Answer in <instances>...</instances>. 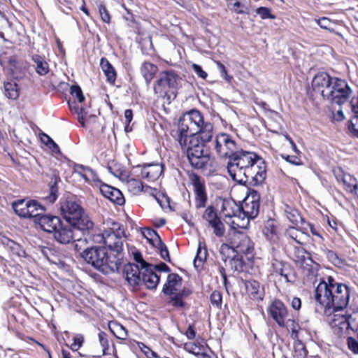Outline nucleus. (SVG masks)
I'll list each match as a JSON object with an SVG mask.
<instances>
[{"instance_id": "6e6552de", "label": "nucleus", "mask_w": 358, "mask_h": 358, "mask_svg": "<svg viewBox=\"0 0 358 358\" xmlns=\"http://www.w3.org/2000/svg\"><path fill=\"white\" fill-rule=\"evenodd\" d=\"M331 87L327 88L325 99L339 106L348 101L352 90L345 80L334 78Z\"/></svg>"}, {"instance_id": "4be33fe9", "label": "nucleus", "mask_w": 358, "mask_h": 358, "mask_svg": "<svg viewBox=\"0 0 358 358\" xmlns=\"http://www.w3.org/2000/svg\"><path fill=\"white\" fill-rule=\"evenodd\" d=\"M240 205L233 199H222L220 213L225 217L240 219Z\"/></svg>"}, {"instance_id": "473e14b6", "label": "nucleus", "mask_w": 358, "mask_h": 358, "mask_svg": "<svg viewBox=\"0 0 358 358\" xmlns=\"http://www.w3.org/2000/svg\"><path fill=\"white\" fill-rule=\"evenodd\" d=\"M125 185L128 191L134 195H138L142 192H148L151 189L148 186H143L141 181L135 178L128 179Z\"/></svg>"}, {"instance_id": "8fccbe9b", "label": "nucleus", "mask_w": 358, "mask_h": 358, "mask_svg": "<svg viewBox=\"0 0 358 358\" xmlns=\"http://www.w3.org/2000/svg\"><path fill=\"white\" fill-rule=\"evenodd\" d=\"M98 338L99 344L102 348V353L101 355H96V357H101L108 354L107 350H108L109 345L108 336L105 332L100 331L98 334Z\"/></svg>"}, {"instance_id": "4c0bfd02", "label": "nucleus", "mask_w": 358, "mask_h": 358, "mask_svg": "<svg viewBox=\"0 0 358 358\" xmlns=\"http://www.w3.org/2000/svg\"><path fill=\"white\" fill-rule=\"evenodd\" d=\"M30 200L21 199L13 203V208L15 213L21 217H27Z\"/></svg>"}, {"instance_id": "680f3d73", "label": "nucleus", "mask_w": 358, "mask_h": 358, "mask_svg": "<svg viewBox=\"0 0 358 358\" xmlns=\"http://www.w3.org/2000/svg\"><path fill=\"white\" fill-rule=\"evenodd\" d=\"M171 296L170 303L172 306L176 307H183L185 306V303L182 300L183 298L178 294V292H175L174 294Z\"/></svg>"}, {"instance_id": "79ce46f5", "label": "nucleus", "mask_w": 358, "mask_h": 358, "mask_svg": "<svg viewBox=\"0 0 358 358\" xmlns=\"http://www.w3.org/2000/svg\"><path fill=\"white\" fill-rule=\"evenodd\" d=\"M285 213L289 221L294 225H297L299 222L303 220L302 217L301 216L299 211L290 206H286Z\"/></svg>"}, {"instance_id": "6ab92c4d", "label": "nucleus", "mask_w": 358, "mask_h": 358, "mask_svg": "<svg viewBox=\"0 0 358 358\" xmlns=\"http://www.w3.org/2000/svg\"><path fill=\"white\" fill-rule=\"evenodd\" d=\"M186 119V117L183 115L178 120L176 139L180 146L186 145V141L189 138V136L194 134V130L190 129L191 126L187 124L189 122L187 121Z\"/></svg>"}, {"instance_id": "6e6d98bb", "label": "nucleus", "mask_w": 358, "mask_h": 358, "mask_svg": "<svg viewBox=\"0 0 358 358\" xmlns=\"http://www.w3.org/2000/svg\"><path fill=\"white\" fill-rule=\"evenodd\" d=\"M218 217H219L217 214L215 209L212 206H208L206 209V210L203 215V218L205 220H206L208 222V223L210 222L213 220L217 219Z\"/></svg>"}, {"instance_id": "c85d7f7f", "label": "nucleus", "mask_w": 358, "mask_h": 358, "mask_svg": "<svg viewBox=\"0 0 358 358\" xmlns=\"http://www.w3.org/2000/svg\"><path fill=\"white\" fill-rule=\"evenodd\" d=\"M204 143L211 141L213 136V126L210 122H205L193 135Z\"/></svg>"}, {"instance_id": "774afa93", "label": "nucleus", "mask_w": 358, "mask_h": 358, "mask_svg": "<svg viewBox=\"0 0 358 358\" xmlns=\"http://www.w3.org/2000/svg\"><path fill=\"white\" fill-rule=\"evenodd\" d=\"M192 69L194 70V73L201 78L206 79L208 76L207 73L203 70L202 67L196 64H193L192 65Z\"/></svg>"}, {"instance_id": "2eb2a0df", "label": "nucleus", "mask_w": 358, "mask_h": 358, "mask_svg": "<svg viewBox=\"0 0 358 358\" xmlns=\"http://www.w3.org/2000/svg\"><path fill=\"white\" fill-rule=\"evenodd\" d=\"M268 312L271 317L280 327L285 326V321L288 316L287 308L284 303L278 300H274L270 305Z\"/></svg>"}, {"instance_id": "aec40b11", "label": "nucleus", "mask_w": 358, "mask_h": 358, "mask_svg": "<svg viewBox=\"0 0 358 358\" xmlns=\"http://www.w3.org/2000/svg\"><path fill=\"white\" fill-rule=\"evenodd\" d=\"M62 223L61 219L57 216L43 215L36 220V224L45 231L53 233Z\"/></svg>"}, {"instance_id": "4d7b16f0", "label": "nucleus", "mask_w": 358, "mask_h": 358, "mask_svg": "<svg viewBox=\"0 0 358 358\" xmlns=\"http://www.w3.org/2000/svg\"><path fill=\"white\" fill-rule=\"evenodd\" d=\"M348 129L352 136L358 137V115H354L351 117Z\"/></svg>"}, {"instance_id": "f257e3e1", "label": "nucleus", "mask_w": 358, "mask_h": 358, "mask_svg": "<svg viewBox=\"0 0 358 358\" xmlns=\"http://www.w3.org/2000/svg\"><path fill=\"white\" fill-rule=\"evenodd\" d=\"M81 256L87 264L103 274L119 271L122 263V257L109 255L104 247L87 248L82 252Z\"/></svg>"}, {"instance_id": "7c9ffc66", "label": "nucleus", "mask_w": 358, "mask_h": 358, "mask_svg": "<svg viewBox=\"0 0 358 358\" xmlns=\"http://www.w3.org/2000/svg\"><path fill=\"white\" fill-rule=\"evenodd\" d=\"M208 256V252L204 241H199L196 251V255L194 257L193 264L196 269L202 268L203 263L206 260Z\"/></svg>"}, {"instance_id": "9d476101", "label": "nucleus", "mask_w": 358, "mask_h": 358, "mask_svg": "<svg viewBox=\"0 0 358 358\" xmlns=\"http://www.w3.org/2000/svg\"><path fill=\"white\" fill-rule=\"evenodd\" d=\"M260 195L255 190H250L240 205V218H255L259 212Z\"/></svg>"}, {"instance_id": "bf43d9fd", "label": "nucleus", "mask_w": 358, "mask_h": 358, "mask_svg": "<svg viewBox=\"0 0 358 358\" xmlns=\"http://www.w3.org/2000/svg\"><path fill=\"white\" fill-rule=\"evenodd\" d=\"M271 266L273 273L280 275H283V273L285 272V268L284 264L282 262H280L277 259H273L271 262Z\"/></svg>"}, {"instance_id": "20e7f679", "label": "nucleus", "mask_w": 358, "mask_h": 358, "mask_svg": "<svg viewBox=\"0 0 358 358\" xmlns=\"http://www.w3.org/2000/svg\"><path fill=\"white\" fill-rule=\"evenodd\" d=\"M124 238L123 227L118 222H113L110 227L104 229L101 235L97 236L96 241H103L110 250L117 253V255H113V256L122 257L121 252L123 250Z\"/></svg>"}, {"instance_id": "69168bd1", "label": "nucleus", "mask_w": 358, "mask_h": 358, "mask_svg": "<svg viewBox=\"0 0 358 358\" xmlns=\"http://www.w3.org/2000/svg\"><path fill=\"white\" fill-rule=\"evenodd\" d=\"M348 348L354 353L358 354V341L352 338L348 337L347 339Z\"/></svg>"}, {"instance_id": "dca6fc26", "label": "nucleus", "mask_w": 358, "mask_h": 358, "mask_svg": "<svg viewBox=\"0 0 358 358\" xmlns=\"http://www.w3.org/2000/svg\"><path fill=\"white\" fill-rule=\"evenodd\" d=\"M335 77H331L325 72L317 73L312 80V87L314 91L321 94L324 99H325V94L327 88L331 87L333 83V79Z\"/></svg>"}, {"instance_id": "a19ab883", "label": "nucleus", "mask_w": 358, "mask_h": 358, "mask_svg": "<svg viewBox=\"0 0 358 358\" xmlns=\"http://www.w3.org/2000/svg\"><path fill=\"white\" fill-rule=\"evenodd\" d=\"M142 234L154 247L156 245L161 244V241H162L159 234L154 229L144 228L142 229Z\"/></svg>"}, {"instance_id": "ddd939ff", "label": "nucleus", "mask_w": 358, "mask_h": 358, "mask_svg": "<svg viewBox=\"0 0 358 358\" xmlns=\"http://www.w3.org/2000/svg\"><path fill=\"white\" fill-rule=\"evenodd\" d=\"M190 181L193 186L195 207L196 208L206 207L208 196L204 181L196 174H192L190 176Z\"/></svg>"}, {"instance_id": "c9c22d12", "label": "nucleus", "mask_w": 358, "mask_h": 358, "mask_svg": "<svg viewBox=\"0 0 358 358\" xmlns=\"http://www.w3.org/2000/svg\"><path fill=\"white\" fill-rule=\"evenodd\" d=\"M100 66L107 78V80L110 83H113L116 79V73L111 64L107 59L102 57L100 60Z\"/></svg>"}, {"instance_id": "a211bd4d", "label": "nucleus", "mask_w": 358, "mask_h": 358, "mask_svg": "<svg viewBox=\"0 0 358 358\" xmlns=\"http://www.w3.org/2000/svg\"><path fill=\"white\" fill-rule=\"evenodd\" d=\"M123 274L126 280L131 286L138 285L141 282L142 271L138 264L132 263L125 264L123 268Z\"/></svg>"}, {"instance_id": "3c124183", "label": "nucleus", "mask_w": 358, "mask_h": 358, "mask_svg": "<svg viewBox=\"0 0 358 358\" xmlns=\"http://www.w3.org/2000/svg\"><path fill=\"white\" fill-rule=\"evenodd\" d=\"M231 4L232 6L231 10L237 14H246L248 13V7L238 0H231Z\"/></svg>"}, {"instance_id": "ea45409f", "label": "nucleus", "mask_w": 358, "mask_h": 358, "mask_svg": "<svg viewBox=\"0 0 358 358\" xmlns=\"http://www.w3.org/2000/svg\"><path fill=\"white\" fill-rule=\"evenodd\" d=\"M58 181H60L59 178L55 177L52 179L49 185V192L43 197L50 203H54L58 197V187L57 185Z\"/></svg>"}, {"instance_id": "f704fd0d", "label": "nucleus", "mask_w": 358, "mask_h": 358, "mask_svg": "<svg viewBox=\"0 0 358 358\" xmlns=\"http://www.w3.org/2000/svg\"><path fill=\"white\" fill-rule=\"evenodd\" d=\"M28 210V215L26 218H34L35 223L36 220L41 217L45 211L44 207L35 200L29 201Z\"/></svg>"}, {"instance_id": "f03ea898", "label": "nucleus", "mask_w": 358, "mask_h": 358, "mask_svg": "<svg viewBox=\"0 0 358 358\" xmlns=\"http://www.w3.org/2000/svg\"><path fill=\"white\" fill-rule=\"evenodd\" d=\"M60 210L66 222L78 230L88 231L93 228V222L76 201L66 200L62 202Z\"/></svg>"}, {"instance_id": "58836bf2", "label": "nucleus", "mask_w": 358, "mask_h": 358, "mask_svg": "<svg viewBox=\"0 0 358 358\" xmlns=\"http://www.w3.org/2000/svg\"><path fill=\"white\" fill-rule=\"evenodd\" d=\"M342 180L347 191L352 194H358V185L355 177L348 173H343Z\"/></svg>"}, {"instance_id": "423d86ee", "label": "nucleus", "mask_w": 358, "mask_h": 358, "mask_svg": "<svg viewBox=\"0 0 358 358\" xmlns=\"http://www.w3.org/2000/svg\"><path fill=\"white\" fill-rule=\"evenodd\" d=\"M227 171L231 179L241 185H257L265 179L263 178L262 170L260 172L251 171V169L242 168L236 163L229 161Z\"/></svg>"}, {"instance_id": "0eeeda50", "label": "nucleus", "mask_w": 358, "mask_h": 358, "mask_svg": "<svg viewBox=\"0 0 358 358\" xmlns=\"http://www.w3.org/2000/svg\"><path fill=\"white\" fill-rule=\"evenodd\" d=\"M230 161L245 169H251V171L260 172L262 170L263 178H266V165L262 157L252 152L241 150L236 152Z\"/></svg>"}, {"instance_id": "0e129e2a", "label": "nucleus", "mask_w": 358, "mask_h": 358, "mask_svg": "<svg viewBox=\"0 0 358 358\" xmlns=\"http://www.w3.org/2000/svg\"><path fill=\"white\" fill-rule=\"evenodd\" d=\"M83 342V336L81 334L76 335L73 338V343L71 345V349L77 351L82 346Z\"/></svg>"}, {"instance_id": "09e8293b", "label": "nucleus", "mask_w": 358, "mask_h": 358, "mask_svg": "<svg viewBox=\"0 0 358 358\" xmlns=\"http://www.w3.org/2000/svg\"><path fill=\"white\" fill-rule=\"evenodd\" d=\"M208 224L213 229V233L218 237H221L224 234L225 229L224 224L220 217L211 221Z\"/></svg>"}, {"instance_id": "f8f14e48", "label": "nucleus", "mask_w": 358, "mask_h": 358, "mask_svg": "<svg viewBox=\"0 0 358 358\" xmlns=\"http://www.w3.org/2000/svg\"><path fill=\"white\" fill-rule=\"evenodd\" d=\"M350 294V288L347 285L336 282L334 279L331 310H343L348 304Z\"/></svg>"}, {"instance_id": "7ed1b4c3", "label": "nucleus", "mask_w": 358, "mask_h": 358, "mask_svg": "<svg viewBox=\"0 0 358 358\" xmlns=\"http://www.w3.org/2000/svg\"><path fill=\"white\" fill-rule=\"evenodd\" d=\"M205 144L196 136L191 135L186 141V145L180 146L186 152L187 159L192 167L204 168L210 159L208 150H204Z\"/></svg>"}, {"instance_id": "864d4df0", "label": "nucleus", "mask_w": 358, "mask_h": 358, "mask_svg": "<svg viewBox=\"0 0 358 358\" xmlns=\"http://www.w3.org/2000/svg\"><path fill=\"white\" fill-rule=\"evenodd\" d=\"M69 107L71 108V110H74L75 112L78 114V121L82 124V125L84 127L85 126V124H84V120H85V115L87 114V112L85 111V110L84 108H83L82 107H79L78 106H77V104L76 103H70V102H69Z\"/></svg>"}, {"instance_id": "4468645a", "label": "nucleus", "mask_w": 358, "mask_h": 358, "mask_svg": "<svg viewBox=\"0 0 358 358\" xmlns=\"http://www.w3.org/2000/svg\"><path fill=\"white\" fill-rule=\"evenodd\" d=\"M231 245L236 253L252 255L253 243L245 234L238 233L235 234Z\"/></svg>"}, {"instance_id": "a18cd8bd", "label": "nucleus", "mask_w": 358, "mask_h": 358, "mask_svg": "<svg viewBox=\"0 0 358 358\" xmlns=\"http://www.w3.org/2000/svg\"><path fill=\"white\" fill-rule=\"evenodd\" d=\"M347 330L353 331L358 330V310H353L352 313L347 315Z\"/></svg>"}, {"instance_id": "5fc2aeb1", "label": "nucleus", "mask_w": 358, "mask_h": 358, "mask_svg": "<svg viewBox=\"0 0 358 358\" xmlns=\"http://www.w3.org/2000/svg\"><path fill=\"white\" fill-rule=\"evenodd\" d=\"M256 13L259 15L262 20L266 19H275V16L271 13L270 8L267 7H259L255 10Z\"/></svg>"}, {"instance_id": "49530a36", "label": "nucleus", "mask_w": 358, "mask_h": 358, "mask_svg": "<svg viewBox=\"0 0 358 358\" xmlns=\"http://www.w3.org/2000/svg\"><path fill=\"white\" fill-rule=\"evenodd\" d=\"M308 355V350L305 345L298 341L294 343V357L295 358H306Z\"/></svg>"}, {"instance_id": "1a4fd4ad", "label": "nucleus", "mask_w": 358, "mask_h": 358, "mask_svg": "<svg viewBox=\"0 0 358 358\" xmlns=\"http://www.w3.org/2000/svg\"><path fill=\"white\" fill-rule=\"evenodd\" d=\"M334 278H327V281L320 282L315 290L314 298L324 310L325 314H330Z\"/></svg>"}, {"instance_id": "13d9d810", "label": "nucleus", "mask_w": 358, "mask_h": 358, "mask_svg": "<svg viewBox=\"0 0 358 358\" xmlns=\"http://www.w3.org/2000/svg\"><path fill=\"white\" fill-rule=\"evenodd\" d=\"M71 94L73 97L78 99V102L82 103L85 100L81 88L78 85H72L71 87Z\"/></svg>"}, {"instance_id": "72a5a7b5", "label": "nucleus", "mask_w": 358, "mask_h": 358, "mask_svg": "<svg viewBox=\"0 0 358 358\" xmlns=\"http://www.w3.org/2000/svg\"><path fill=\"white\" fill-rule=\"evenodd\" d=\"M32 61L35 64L36 71L38 75L45 76L49 73V64L43 57L34 55L32 56Z\"/></svg>"}, {"instance_id": "603ef678", "label": "nucleus", "mask_w": 358, "mask_h": 358, "mask_svg": "<svg viewBox=\"0 0 358 358\" xmlns=\"http://www.w3.org/2000/svg\"><path fill=\"white\" fill-rule=\"evenodd\" d=\"M97 6L101 20L105 23L110 24L111 17L106 6L102 3H97Z\"/></svg>"}, {"instance_id": "393cba45", "label": "nucleus", "mask_w": 358, "mask_h": 358, "mask_svg": "<svg viewBox=\"0 0 358 358\" xmlns=\"http://www.w3.org/2000/svg\"><path fill=\"white\" fill-rule=\"evenodd\" d=\"M329 322L334 329H338L341 331L347 330V315L343 310H331Z\"/></svg>"}, {"instance_id": "b1692460", "label": "nucleus", "mask_w": 358, "mask_h": 358, "mask_svg": "<svg viewBox=\"0 0 358 358\" xmlns=\"http://www.w3.org/2000/svg\"><path fill=\"white\" fill-rule=\"evenodd\" d=\"M182 284V278L176 273H170L167 276L166 282L164 285L162 292L171 296L177 292Z\"/></svg>"}, {"instance_id": "052dcab7", "label": "nucleus", "mask_w": 358, "mask_h": 358, "mask_svg": "<svg viewBox=\"0 0 358 358\" xmlns=\"http://www.w3.org/2000/svg\"><path fill=\"white\" fill-rule=\"evenodd\" d=\"M155 248L159 250L160 256L162 259L167 262H171L169 250L166 245L162 241H161V244L156 245Z\"/></svg>"}, {"instance_id": "37998d69", "label": "nucleus", "mask_w": 358, "mask_h": 358, "mask_svg": "<svg viewBox=\"0 0 358 358\" xmlns=\"http://www.w3.org/2000/svg\"><path fill=\"white\" fill-rule=\"evenodd\" d=\"M324 254L328 260L331 262L334 266L338 267H343L345 265V262L335 252L329 250H325Z\"/></svg>"}, {"instance_id": "9b49d317", "label": "nucleus", "mask_w": 358, "mask_h": 358, "mask_svg": "<svg viewBox=\"0 0 358 358\" xmlns=\"http://www.w3.org/2000/svg\"><path fill=\"white\" fill-rule=\"evenodd\" d=\"M213 143L214 150L220 158H229L230 160L236 152V142L226 133L217 134Z\"/></svg>"}, {"instance_id": "5701e85b", "label": "nucleus", "mask_w": 358, "mask_h": 358, "mask_svg": "<svg viewBox=\"0 0 358 358\" xmlns=\"http://www.w3.org/2000/svg\"><path fill=\"white\" fill-rule=\"evenodd\" d=\"M163 172V166L159 164L144 165L141 169V176L148 181L157 180Z\"/></svg>"}, {"instance_id": "c03bdc74", "label": "nucleus", "mask_w": 358, "mask_h": 358, "mask_svg": "<svg viewBox=\"0 0 358 358\" xmlns=\"http://www.w3.org/2000/svg\"><path fill=\"white\" fill-rule=\"evenodd\" d=\"M83 179L86 182H92L94 183V185H99L102 183L101 181L99 179L98 176L93 169L91 168L86 166L85 169V172L83 173Z\"/></svg>"}, {"instance_id": "f3484780", "label": "nucleus", "mask_w": 358, "mask_h": 358, "mask_svg": "<svg viewBox=\"0 0 358 358\" xmlns=\"http://www.w3.org/2000/svg\"><path fill=\"white\" fill-rule=\"evenodd\" d=\"M73 227L69 222L63 223L62 222L59 226L57 227V229L52 233L55 240L62 244L71 243L74 238Z\"/></svg>"}, {"instance_id": "c756f323", "label": "nucleus", "mask_w": 358, "mask_h": 358, "mask_svg": "<svg viewBox=\"0 0 358 358\" xmlns=\"http://www.w3.org/2000/svg\"><path fill=\"white\" fill-rule=\"evenodd\" d=\"M141 73L147 85H149L158 71V67L149 62H144L140 69Z\"/></svg>"}, {"instance_id": "a878e982", "label": "nucleus", "mask_w": 358, "mask_h": 358, "mask_svg": "<svg viewBox=\"0 0 358 358\" xmlns=\"http://www.w3.org/2000/svg\"><path fill=\"white\" fill-rule=\"evenodd\" d=\"M152 265L142 269L141 282L148 289H155L159 282V276L152 269Z\"/></svg>"}, {"instance_id": "bb28decb", "label": "nucleus", "mask_w": 358, "mask_h": 358, "mask_svg": "<svg viewBox=\"0 0 358 358\" xmlns=\"http://www.w3.org/2000/svg\"><path fill=\"white\" fill-rule=\"evenodd\" d=\"M246 292L252 300L260 301L263 299L264 292L260 289L259 283L256 280H246L245 282Z\"/></svg>"}, {"instance_id": "e433bc0d", "label": "nucleus", "mask_w": 358, "mask_h": 358, "mask_svg": "<svg viewBox=\"0 0 358 358\" xmlns=\"http://www.w3.org/2000/svg\"><path fill=\"white\" fill-rule=\"evenodd\" d=\"M4 94L10 99L15 100L20 96V90L16 83L10 81L4 83Z\"/></svg>"}, {"instance_id": "cd10ccee", "label": "nucleus", "mask_w": 358, "mask_h": 358, "mask_svg": "<svg viewBox=\"0 0 358 358\" xmlns=\"http://www.w3.org/2000/svg\"><path fill=\"white\" fill-rule=\"evenodd\" d=\"M184 115L191 126L190 129H192L194 133L206 122L202 114L197 110H192Z\"/></svg>"}, {"instance_id": "2f4dec72", "label": "nucleus", "mask_w": 358, "mask_h": 358, "mask_svg": "<svg viewBox=\"0 0 358 358\" xmlns=\"http://www.w3.org/2000/svg\"><path fill=\"white\" fill-rule=\"evenodd\" d=\"M285 236L299 245H303L308 240V234L294 227H290L287 229Z\"/></svg>"}, {"instance_id": "e2e57ef3", "label": "nucleus", "mask_w": 358, "mask_h": 358, "mask_svg": "<svg viewBox=\"0 0 358 358\" xmlns=\"http://www.w3.org/2000/svg\"><path fill=\"white\" fill-rule=\"evenodd\" d=\"M222 294L218 291H214L210 295V301L211 303L216 306L220 307L222 304Z\"/></svg>"}, {"instance_id": "338daca9", "label": "nucleus", "mask_w": 358, "mask_h": 358, "mask_svg": "<svg viewBox=\"0 0 358 358\" xmlns=\"http://www.w3.org/2000/svg\"><path fill=\"white\" fill-rule=\"evenodd\" d=\"M317 24L322 29H329L332 24L331 20L325 17L316 20Z\"/></svg>"}, {"instance_id": "39448f33", "label": "nucleus", "mask_w": 358, "mask_h": 358, "mask_svg": "<svg viewBox=\"0 0 358 358\" xmlns=\"http://www.w3.org/2000/svg\"><path fill=\"white\" fill-rule=\"evenodd\" d=\"M180 81V76L173 70L161 71L154 85L155 93L162 97L171 95L176 96L178 85Z\"/></svg>"}, {"instance_id": "de8ad7c7", "label": "nucleus", "mask_w": 358, "mask_h": 358, "mask_svg": "<svg viewBox=\"0 0 358 358\" xmlns=\"http://www.w3.org/2000/svg\"><path fill=\"white\" fill-rule=\"evenodd\" d=\"M6 245L11 250L13 254L20 257H25L26 252L20 244L12 240L8 239Z\"/></svg>"}, {"instance_id": "412c9836", "label": "nucleus", "mask_w": 358, "mask_h": 358, "mask_svg": "<svg viewBox=\"0 0 358 358\" xmlns=\"http://www.w3.org/2000/svg\"><path fill=\"white\" fill-rule=\"evenodd\" d=\"M99 189L102 195L112 202L118 205L124 204V198L122 193L118 189L105 183H101L99 186Z\"/></svg>"}]
</instances>
